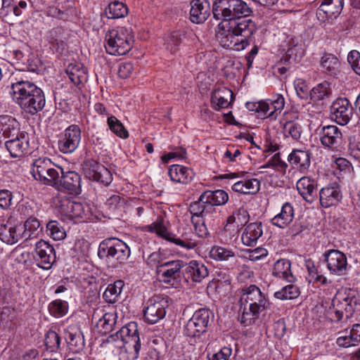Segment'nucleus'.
I'll use <instances>...</instances> for the list:
<instances>
[{"label":"nucleus","mask_w":360,"mask_h":360,"mask_svg":"<svg viewBox=\"0 0 360 360\" xmlns=\"http://www.w3.org/2000/svg\"><path fill=\"white\" fill-rule=\"evenodd\" d=\"M239 302L238 320L245 326L254 323L269 306L266 295L255 285L242 288Z\"/></svg>","instance_id":"obj_1"},{"label":"nucleus","mask_w":360,"mask_h":360,"mask_svg":"<svg viewBox=\"0 0 360 360\" xmlns=\"http://www.w3.org/2000/svg\"><path fill=\"white\" fill-rule=\"evenodd\" d=\"M15 80L11 86L13 100L27 113L35 115L41 111L46 103L43 91L28 80L22 78Z\"/></svg>","instance_id":"obj_2"},{"label":"nucleus","mask_w":360,"mask_h":360,"mask_svg":"<svg viewBox=\"0 0 360 360\" xmlns=\"http://www.w3.org/2000/svg\"><path fill=\"white\" fill-rule=\"evenodd\" d=\"M252 33L248 24H218L216 37L223 47L240 51L250 44Z\"/></svg>","instance_id":"obj_3"},{"label":"nucleus","mask_w":360,"mask_h":360,"mask_svg":"<svg viewBox=\"0 0 360 360\" xmlns=\"http://www.w3.org/2000/svg\"><path fill=\"white\" fill-rule=\"evenodd\" d=\"M251 13L242 0H215L212 6L213 17L217 20L231 21L248 17Z\"/></svg>","instance_id":"obj_4"},{"label":"nucleus","mask_w":360,"mask_h":360,"mask_svg":"<svg viewBox=\"0 0 360 360\" xmlns=\"http://www.w3.org/2000/svg\"><path fill=\"white\" fill-rule=\"evenodd\" d=\"M214 318L208 309L201 308L195 311L184 327V333L194 339V342H205L207 340V328Z\"/></svg>","instance_id":"obj_5"},{"label":"nucleus","mask_w":360,"mask_h":360,"mask_svg":"<svg viewBox=\"0 0 360 360\" xmlns=\"http://www.w3.org/2000/svg\"><path fill=\"white\" fill-rule=\"evenodd\" d=\"M106 51L114 56H123L131 49L134 36L131 29L119 27L117 30H109L105 34Z\"/></svg>","instance_id":"obj_6"},{"label":"nucleus","mask_w":360,"mask_h":360,"mask_svg":"<svg viewBox=\"0 0 360 360\" xmlns=\"http://www.w3.org/2000/svg\"><path fill=\"white\" fill-rule=\"evenodd\" d=\"M332 304L335 318L340 321L344 314L349 318L360 307V298L357 292L352 289L339 290L333 300Z\"/></svg>","instance_id":"obj_7"},{"label":"nucleus","mask_w":360,"mask_h":360,"mask_svg":"<svg viewBox=\"0 0 360 360\" xmlns=\"http://www.w3.org/2000/svg\"><path fill=\"white\" fill-rule=\"evenodd\" d=\"M31 172L36 180L54 187L59 181L62 167L55 165L49 158H39L33 162Z\"/></svg>","instance_id":"obj_8"},{"label":"nucleus","mask_w":360,"mask_h":360,"mask_svg":"<svg viewBox=\"0 0 360 360\" xmlns=\"http://www.w3.org/2000/svg\"><path fill=\"white\" fill-rule=\"evenodd\" d=\"M131 253L129 246L122 240L110 238L103 240L99 245L98 256L102 259H114L120 262L128 259Z\"/></svg>","instance_id":"obj_9"},{"label":"nucleus","mask_w":360,"mask_h":360,"mask_svg":"<svg viewBox=\"0 0 360 360\" xmlns=\"http://www.w3.org/2000/svg\"><path fill=\"white\" fill-rule=\"evenodd\" d=\"M165 219L162 216H158L157 219L146 228V231L155 233L162 238L179 245L186 250H193L198 245L195 240L192 238H179L170 234L165 226Z\"/></svg>","instance_id":"obj_10"},{"label":"nucleus","mask_w":360,"mask_h":360,"mask_svg":"<svg viewBox=\"0 0 360 360\" xmlns=\"http://www.w3.org/2000/svg\"><path fill=\"white\" fill-rule=\"evenodd\" d=\"M183 268L184 262L180 259L159 262L156 266V273L161 282L174 285L180 278Z\"/></svg>","instance_id":"obj_11"},{"label":"nucleus","mask_w":360,"mask_h":360,"mask_svg":"<svg viewBox=\"0 0 360 360\" xmlns=\"http://www.w3.org/2000/svg\"><path fill=\"white\" fill-rule=\"evenodd\" d=\"M83 173L87 179L108 186L112 181L111 172L94 160H87L82 164Z\"/></svg>","instance_id":"obj_12"},{"label":"nucleus","mask_w":360,"mask_h":360,"mask_svg":"<svg viewBox=\"0 0 360 360\" xmlns=\"http://www.w3.org/2000/svg\"><path fill=\"white\" fill-rule=\"evenodd\" d=\"M143 310V316L146 322L154 324L163 319L166 314L165 308L167 307V298L161 295H154L150 297Z\"/></svg>","instance_id":"obj_13"},{"label":"nucleus","mask_w":360,"mask_h":360,"mask_svg":"<svg viewBox=\"0 0 360 360\" xmlns=\"http://www.w3.org/2000/svg\"><path fill=\"white\" fill-rule=\"evenodd\" d=\"M82 131L77 124H72L65 129L58 140V148L63 153H72L79 147Z\"/></svg>","instance_id":"obj_14"},{"label":"nucleus","mask_w":360,"mask_h":360,"mask_svg":"<svg viewBox=\"0 0 360 360\" xmlns=\"http://www.w3.org/2000/svg\"><path fill=\"white\" fill-rule=\"evenodd\" d=\"M327 268L331 274L345 276L347 273V258L342 252L338 250H328L323 254Z\"/></svg>","instance_id":"obj_15"},{"label":"nucleus","mask_w":360,"mask_h":360,"mask_svg":"<svg viewBox=\"0 0 360 360\" xmlns=\"http://www.w3.org/2000/svg\"><path fill=\"white\" fill-rule=\"evenodd\" d=\"M122 337H124L125 343L128 348L132 346L134 352L124 360H137L141 349V342L138 331V326L136 322H130L120 328Z\"/></svg>","instance_id":"obj_16"},{"label":"nucleus","mask_w":360,"mask_h":360,"mask_svg":"<svg viewBox=\"0 0 360 360\" xmlns=\"http://www.w3.org/2000/svg\"><path fill=\"white\" fill-rule=\"evenodd\" d=\"M352 114V107L346 98H337L330 106V118L338 124H347Z\"/></svg>","instance_id":"obj_17"},{"label":"nucleus","mask_w":360,"mask_h":360,"mask_svg":"<svg viewBox=\"0 0 360 360\" xmlns=\"http://www.w3.org/2000/svg\"><path fill=\"white\" fill-rule=\"evenodd\" d=\"M35 252L39 267L43 269H50L56 262V252L53 247L48 242L40 240L36 243Z\"/></svg>","instance_id":"obj_18"},{"label":"nucleus","mask_w":360,"mask_h":360,"mask_svg":"<svg viewBox=\"0 0 360 360\" xmlns=\"http://www.w3.org/2000/svg\"><path fill=\"white\" fill-rule=\"evenodd\" d=\"M57 185L54 187L59 191H67L70 194L77 195L81 192V176L75 171L65 172L62 168V172L59 175Z\"/></svg>","instance_id":"obj_19"},{"label":"nucleus","mask_w":360,"mask_h":360,"mask_svg":"<svg viewBox=\"0 0 360 360\" xmlns=\"http://www.w3.org/2000/svg\"><path fill=\"white\" fill-rule=\"evenodd\" d=\"M5 147L13 158L22 157L30 153V136L26 131H22L6 140L4 143Z\"/></svg>","instance_id":"obj_20"},{"label":"nucleus","mask_w":360,"mask_h":360,"mask_svg":"<svg viewBox=\"0 0 360 360\" xmlns=\"http://www.w3.org/2000/svg\"><path fill=\"white\" fill-rule=\"evenodd\" d=\"M22 226L5 219H0V239L8 245L17 243L22 239Z\"/></svg>","instance_id":"obj_21"},{"label":"nucleus","mask_w":360,"mask_h":360,"mask_svg":"<svg viewBox=\"0 0 360 360\" xmlns=\"http://www.w3.org/2000/svg\"><path fill=\"white\" fill-rule=\"evenodd\" d=\"M320 140L324 146L336 149L342 142V134L335 125L325 126L320 131Z\"/></svg>","instance_id":"obj_22"},{"label":"nucleus","mask_w":360,"mask_h":360,"mask_svg":"<svg viewBox=\"0 0 360 360\" xmlns=\"http://www.w3.org/2000/svg\"><path fill=\"white\" fill-rule=\"evenodd\" d=\"M65 204L62 205V210L70 219L79 221H86L90 215L89 207L87 205L81 202L66 200Z\"/></svg>","instance_id":"obj_23"},{"label":"nucleus","mask_w":360,"mask_h":360,"mask_svg":"<svg viewBox=\"0 0 360 360\" xmlns=\"http://www.w3.org/2000/svg\"><path fill=\"white\" fill-rule=\"evenodd\" d=\"M65 338L68 349L73 353L83 350L85 343L84 335L80 329L75 326H70L65 330Z\"/></svg>","instance_id":"obj_24"},{"label":"nucleus","mask_w":360,"mask_h":360,"mask_svg":"<svg viewBox=\"0 0 360 360\" xmlns=\"http://www.w3.org/2000/svg\"><path fill=\"white\" fill-rule=\"evenodd\" d=\"M184 271L185 276L194 283H200L209 274L207 266L197 260H191L188 263L184 262Z\"/></svg>","instance_id":"obj_25"},{"label":"nucleus","mask_w":360,"mask_h":360,"mask_svg":"<svg viewBox=\"0 0 360 360\" xmlns=\"http://www.w3.org/2000/svg\"><path fill=\"white\" fill-rule=\"evenodd\" d=\"M191 6V22H204L210 16V4L207 0H193Z\"/></svg>","instance_id":"obj_26"},{"label":"nucleus","mask_w":360,"mask_h":360,"mask_svg":"<svg viewBox=\"0 0 360 360\" xmlns=\"http://www.w3.org/2000/svg\"><path fill=\"white\" fill-rule=\"evenodd\" d=\"M233 99L232 91L226 87H221L214 90L211 96L212 107L215 110L229 108Z\"/></svg>","instance_id":"obj_27"},{"label":"nucleus","mask_w":360,"mask_h":360,"mask_svg":"<svg viewBox=\"0 0 360 360\" xmlns=\"http://www.w3.org/2000/svg\"><path fill=\"white\" fill-rule=\"evenodd\" d=\"M298 193L308 202H313L316 196L317 184L314 179L302 176L297 182Z\"/></svg>","instance_id":"obj_28"},{"label":"nucleus","mask_w":360,"mask_h":360,"mask_svg":"<svg viewBox=\"0 0 360 360\" xmlns=\"http://www.w3.org/2000/svg\"><path fill=\"white\" fill-rule=\"evenodd\" d=\"M310 153L307 150H293L288 155L290 164L301 173H306L311 165Z\"/></svg>","instance_id":"obj_29"},{"label":"nucleus","mask_w":360,"mask_h":360,"mask_svg":"<svg viewBox=\"0 0 360 360\" xmlns=\"http://www.w3.org/2000/svg\"><path fill=\"white\" fill-rule=\"evenodd\" d=\"M22 131L20 123L15 118L7 115H0V134L4 139L13 138Z\"/></svg>","instance_id":"obj_30"},{"label":"nucleus","mask_w":360,"mask_h":360,"mask_svg":"<svg viewBox=\"0 0 360 360\" xmlns=\"http://www.w3.org/2000/svg\"><path fill=\"white\" fill-rule=\"evenodd\" d=\"M341 198V191L337 186H327L319 191L321 205L326 208L338 204Z\"/></svg>","instance_id":"obj_31"},{"label":"nucleus","mask_w":360,"mask_h":360,"mask_svg":"<svg viewBox=\"0 0 360 360\" xmlns=\"http://www.w3.org/2000/svg\"><path fill=\"white\" fill-rule=\"evenodd\" d=\"M189 212L192 214V220L194 217H200L201 218L209 220L212 219L214 214H217V210L215 207H212L210 205H207L205 200H201V195L198 200L191 203L189 206Z\"/></svg>","instance_id":"obj_32"},{"label":"nucleus","mask_w":360,"mask_h":360,"mask_svg":"<svg viewBox=\"0 0 360 360\" xmlns=\"http://www.w3.org/2000/svg\"><path fill=\"white\" fill-rule=\"evenodd\" d=\"M168 174L172 181L183 184H186L191 181L194 176V173L191 168L179 165L170 166Z\"/></svg>","instance_id":"obj_33"},{"label":"nucleus","mask_w":360,"mask_h":360,"mask_svg":"<svg viewBox=\"0 0 360 360\" xmlns=\"http://www.w3.org/2000/svg\"><path fill=\"white\" fill-rule=\"evenodd\" d=\"M263 233L261 222L250 223L246 226L242 234L241 240L246 246L254 245Z\"/></svg>","instance_id":"obj_34"},{"label":"nucleus","mask_w":360,"mask_h":360,"mask_svg":"<svg viewBox=\"0 0 360 360\" xmlns=\"http://www.w3.org/2000/svg\"><path fill=\"white\" fill-rule=\"evenodd\" d=\"M294 218V209L289 202H285L281 207V212L271 219L273 225L283 229L291 223Z\"/></svg>","instance_id":"obj_35"},{"label":"nucleus","mask_w":360,"mask_h":360,"mask_svg":"<svg viewBox=\"0 0 360 360\" xmlns=\"http://www.w3.org/2000/svg\"><path fill=\"white\" fill-rule=\"evenodd\" d=\"M272 274L290 283H293L296 280L291 271V263L286 259H279L274 264Z\"/></svg>","instance_id":"obj_36"},{"label":"nucleus","mask_w":360,"mask_h":360,"mask_svg":"<svg viewBox=\"0 0 360 360\" xmlns=\"http://www.w3.org/2000/svg\"><path fill=\"white\" fill-rule=\"evenodd\" d=\"M201 200H205L212 207L223 205L229 200V195L224 190L205 191L201 194Z\"/></svg>","instance_id":"obj_37"},{"label":"nucleus","mask_w":360,"mask_h":360,"mask_svg":"<svg viewBox=\"0 0 360 360\" xmlns=\"http://www.w3.org/2000/svg\"><path fill=\"white\" fill-rule=\"evenodd\" d=\"M344 0H322L318 12L324 13L328 18H336L342 12Z\"/></svg>","instance_id":"obj_38"},{"label":"nucleus","mask_w":360,"mask_h":360,"mask_svg":"<svg viewBox=\"0 0 360 360\" xmlns=\"http://www.w3.org/2000/svg\"><path fill=\"white\" fill-rule=\"evenodd\" d=\"M42 231L39 221L33 217L28 218L24 223L21 231L22 239L25 240L37 238Z\"/></svg>","instance_id":"obj_39"},{"label":"nucleus","mask_w":360,"mask_h":360,"mask_svg":"<svg viewBox=\"0 0 360 360\" xmlns=\"http://www.w3.org/2000/svg\"><path fill=\"white\" fill-rule=\"evenodd\" d=\"M65 72L70 81L76 86L86 80V70L81 63H70Z\"/></svg>","instance_id":"obj_40"},{"label":"nucleus","mask_w":360,"mask_h":360,"mask_svg":"<svg viewBox=\"0 0 360 360\" xmlns=\"http://www.w3.org/2000/svg\"><path fill=\"white\" fill-rule=\"evenodd\" d=\"M340 62L338 57L331 53H325L321 59V68L323 72L335 76L340 72Z\"/></svg>","instance_id":"obj_41"},{"label":"nucleus","mask_w":360,"mask_h":360,"mask_svg":"<svg viewBox=\"0 0 360 360\" xmlns=\"http://www.w3.org/2000/svg\"><path fill=\"white\" fill-rule=\"evenodd\" d=\"M260 188V182L256 179L238 181L232 186V190L243 194H255Z\"/></svg>","instance_id":"obj_42"},{"label":"nucleus","mask_w":360,"mask_h":360,"mask_svg":"<svg viewBox=\"0 0 360 360\" xmlns=\"http://www.w3.org/2000/svg\"><path fill=\"white\" fill-rule=\"evenodd\" d=\"M124 286V283L122 280H117L112 283H110L103 292V299L110 304L118 302Z\"/></svg>","instance_id":"obj_43"},{"label":"nucleus","mask_w":360,"mask_h":360,"mask_svg":"<svg viewBox=\"0 0 360 360\" xmlns=\"http://www.w3.org/2000/svg\"><path fill=\"white\" fill-rule=\"evenodd\" d=\"M117 315L114 313H105L96 323V328L98 333L106 335L112 331L116 323Z\"/></svg>","instance_id":"obj_44"},{"label":"nucleus","mask_w":360,"mask_h":360,"mask_svg":"<svg viewBox=\"0 0 360 360\" xmlns=\"http://www.w3.org/2000/svg\"><path fill=\"white\" fill-rule=\"evenodd\" d=\"M105 13L109 19H118L123 18L128 13V8L125 4L120 1H114L108 5Z\"/></svg>","instance_id":"obj_45"},{"label":"nucleus","mask_w":360,"mask_h":360,"mask_svg":"<svg viewBox=\"0 0 360 360\" xmlns=\"http://www.w3.org/2000/svg\"><path fill=\"white\" fill-rule=\"evenodd\" d=\"M210 258L217 261H229L235 257V252L231 248L215 245L210 251Z\"/></svg>","instance_id":"obj_46"},{"label":"nucleus","mask_w":360,"mask_h":360,"mask_svg":"<svg viewBox=\"0 0 360 360\" xmlns=\"http://www.w3.org/2000/svg\"><path fill=\"white\" fill-rule=\"evenodd\" d=\"M330 94V84L328 82H323L310 91L309 96L311 100L319 101L328 97Z\"/></svg>","instance_id":"obj_47"},{"label":"nucleus","mask_w":360,"mask_h":360,"mask_svg":"<svg viewBox=\"0 0 360 360\" xmlns=\"http://www.w3.org/2000/svg\"><path fill=\"white\" fill-rule=\"evenodd\" d=\"M107 122L110 129L117 136L122 139L128 138V131L124 128L122 123L115 116L111 115L108 117Z\"/></svg>","instance_id":"obj_48"},{"label":"nucleus","mask_w":360,"mask_h":360,"mask_svg":"<svg viewBox=\"0 0 360 360\" xmlns=\"http://www.w3.org/2000/svg\"><path fill=\"white\" fill-rule=\"evenodd\" d=\"M249 220V214L244 208H239L233 213L232 215L229 216L227 219V224L226 227L229 224H235L237 227L241 226L246 224Z\"/></svg>","instance_id":"obj_49"},{"label":"nucleus","mask_w":360,"mask_h":360,"mask_svg":"<svg viewBox=\"0 0 360 360\" xmlns=\"http://www.w3.org/2000/svg\"><path fill=\"white\" fill-rule=\"evenodd\" d=\"M68 302L61 300H53L49 305L50 314L56 318L64 316L68 313Z\"/></svg>","instance_id":"obj_50"},{"label":"nucleus","mask_w":360,"mask_h":360,"mask_svg":"<svg viewBox=\"0 0 360 360\" xmlns=\"http://www.w3.org/2000/svg\"><path fill=\"white\" fill-rule=\"evenodd\" d=\"M300 295L299 288L292 284L283 287L281 290L274 293V297L279 300H292Z\"/></svg>","instance_id":"obj_51"},{"label":"nucleus","mask_w":360,"mask_h":360,"mask_svg":"<svg viewBox=\"0 0 360 360\" xmlns=\"http://www.w3.org/2000/svg\"><path fill=\"white\" fill-rule=\"evenodd\" d=\"M285 137H291L294 140H299L302 135V127L292 121L286 122L283 127Z\"/></svg>","instance_id":"obj_52"},{"label":"nucleus","mask_w":360,"mask_h":360,"mask_svg":"<svg viewBox=\"0 0 360 360\" xmlns=\"http://www.w3.org/2000/svg\"><path fill=\"white\" fill-rule=\"evenodd\" d=\"M48 234L55 240L65 238L66 233L63 227L56 221H51L46 225Z\"/></svg>","instance_id":"obj_53"},{"label":"nucleus","mask_w":360,"mask_h":360,"mask_svg":"<svg viewBox=\"0 0 360 360\" xmlns=\"http://www.w3.org/2000/svg\"><path fill=\"white\" fill-rule=\"evenodd\" d=\"M60 338L58 334L53 331L49 330L45 336V345L50 352H56L60 347Z\"/></svg>","instance_id":"obj_54"},{"label":"nucleus","mask_w":360,"mask_h":360,"mask_svg":"<svg viewBox=\"0 0 360 360\" xmlns=\"http://www.w3.org/2000/svg\"><path fill=\"white\" fill-rule=\"evenodd\" d=\"M107 342L108 343H117L116 347L121 349L120 353V360L126 359L125 356H127V349H124L123 351V347L125 345V338L124 337H122L120 334V329L117 330L115 333L110 335L107 338Z\"/></svg>","instance_id":"obj_55"},{"label":"nucleus","mask_w":360,"mask_h":360,"mask_svg":"<svg viewBox=\"0 0 360 360\" xmlns=\"http://www.w3.org/2000/svg\"><path fill=\"white\" fill-rule=\"evenodd\" d=\"M181 43V34L179 32H174L167 37L165 45L168 51L174 53L178 50V46Z\"/></svg>","instance_id":"obj_56"},{"label":"nucleus","mask_w":360,"mask_h":360,"mask_svg":"<svg viewBox=\"0 0 360 360\" xmlns=\"http://www.w3.org/2000/svg\"><path fill=\"white\" fill-rule=\"evenodd\" d=\"M308 273L309 277V282L320 283L321 285H326L329 281L327 278L324 276L318 268L314 264L311 266H308Z\"/></svg>","instance_id":"obj_57"},{"label":"nucleus","mask_w":360,"mask_h":360,"mask_svg":"<svg viewBox=\"0 0 360 360\" xmlns=\"http://www.w3.org/2000/svg\"><path fill=\"white\" fill-rule=\"evenodd\" d=\"M270 105L272 110L269 112V115L275 116V117H276L278 114H279L284 108L285 99L283 96L281 94L274 96L270 103Z\"/></svg>","instance_id":"obj_58"},{"label":"nucleus","mask_w":360,"mask_h":360,"mask_svg":"<svg viewBox=\"0 0 360 360\" xmlns=\"http://www.w3.org/2000/svg\"><path fill=\"white\" fill-rule=\"evenodd\" d=\"M347 62L353 71L360 76V53L356 50L351 51L347 56Z\"/></svg>","instance_id":"obj_59"},{"label":"nucleus","mask_w":360,"mask_h":360,"mask_svg":"<svg viewBox=\"0 0 360 360\" xmlns=\"http://www.w3.org/2000/svg\"><path fill=\"white\" fill-rule=\"evenodd\" d=\"M276 167L280 172H285L288 165L281 160L280 153L275 154L262 168Z\"/></svg>","instance_id":"obj_60"},{"label":"nucleus","mask_w":360,"mask_h":360,"mask_svg":"<svg viewBox=\"0 0 360 360\" xmlns=\"http://www.w3.org/2000/svg\"><path fill=\"white\" fill-rule=\"evenodd\" d=\"M231 353V348L224 347L216 353L208 354L207 357L209 360H229Z\"/></svg>","instance_id":"obj_61"},{"label":"nucleus","mask_w":360,"mask_h":360,"mask_svg":"<svg viewBox=\"0 0 360 360\" xmlns=\"http://www.w3.org/2000/svg\"><path fill=\"white\" fill-rule=\"evenodd\" d=\"M45 14L47 16L55 18L58 20L68 21L71 20L68 18V13L61 11L59 8L56 6H51L47 8L45 11Z\"/></svg>","instance_id":"obj_62"},{"label":"nucleus","mask_w":360,"mask_h":360,"mask_svg":"<svg viewBox=\"0 0 360 360\" xmlns=\"http://www.w3.org/2000/svg\"><path fill=\"white\" fill-rule=\"evenodd\" d=\"M13 195L8 190L0 191V209L8 210L12 204Z\"/></svg>","instance_id":"obj_63"},{"label":"nucleus","mask_w":360,"mask_h":360,"mask_svg":"<svg viewBox=\"0 0 360 360\" xmlns=\"http://www.w3.org/2000/svg\"><path fill=\"white\" fill-rule=\"evenodd\" d=\"M268 255V251L263 248H257L254 250H248V258L252 262L258 261Z\"/></svg>","instance_id":"obj_64"}]
</instances>
